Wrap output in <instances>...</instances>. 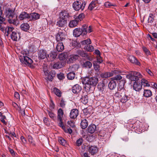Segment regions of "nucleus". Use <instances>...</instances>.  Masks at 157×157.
Wrapping results in <instances>:
<instances>
[{"mask_svg": "<svg viewBox=\"0 0 157 157\" xmlns=\"http://www.w3.org/2000/svg\"><path fill=\"white\" fill-rule=\"evenodd\" d=\"M98 79L97 77H93L90 78L85 77L82 80L83 84L85 85V87H87L89 89L91 87V86H95L98 83Z\"/></svg>", "mask_w": 157, "mask_h": 157, "instance_id": "nucleus-1", "label": "nucleus"}, {"mask_svg": "<svg viewBox=\"0 0 157 157\" xmlns=\"http://www.w3.org/2000/svg\"><path fill=\"white\" fill-rule=\"evenodd\" d=\"M14 97L17 99H20V95L17 92H15L14 94Z\"/></svg>", "mask_w": 157, "mask_h": 157, "instance_id": "nucleus-62", "label": "nucleus"}, {"mask_svg": "<svg viewBox=\"0 0 157 157\" xmlns=\"http://www.w3.org/2000/svg\"><path fill=\"white\" fill-rule=\"evenodd\" d=\"M73 35L76 37L79 36L82 34V32L80 28H78L75 29L73 32Z\"/></svg>", "mask_w": 157, "mask_h": 157, "instance_id": "nucleus-23", "label": "nucleus"}, {"mask_svg": "<svg viewBox=\"0 0 157 157\" xmlns=\"http://www.w3.org/2000/svg\"><path fill=\"white\" fill-rule=\"evenodd\" d=\"M88 28V26L86 25H83L80 29L82 30V35H86L87 34V29Z\"/></svg>", "mask_w": 157, "mask_h": 157, "instance_id": "nucleus-37", "label": "nucleus"}, {"mask_svg": "<svg viewBox=\"0 0 157 157\" xmlns=\"http://www.w3.org/2000/svg\"><path fill=\"white\" fill-rule=\"evenodd\" d=\"M11 38L14 41H17L19 38L20 35L16 31L12 32L11 35Z\"/></svg>", "mask_w": 157, "mask_h": 157, "instance_id": "nucleus-22", "label": "nucleus"}, {"mask_svg": "<svg viewBox=\"0 0 157 157\" xmlns=\"http://www.w3.org/2000/svg\"><path fill=\"white\" fill-rule=\"evenodd\" d=\"M23 53H21L22 55H20L19 58L20 60L22 63H24L25 64L28 65L30 67H31V64L33 63V61L29 58L26 56V54H24V52H22Z\"/></svg>", "mask_w": 157, "mask_h": 157, "instance_id": "nucleus-3", "label": "nucleus"}, {"mask_svg": "<svg viewBox=\"0 0 157 157\" xmlns=\"http://www.w3.org/2000/svg\"><path fill=\"white\" fill-rule=\"evenodd\" d=\"M133 88L135 91H139L142 89V85L140 83L135 81L133 85Z\"/></svg>", "mask_w": 157, "mask_h": 157, "instance_id": "nucleus-18", "label": "nucleus"}, {"mask_svg": "<svg viewBox=\"0 0 157 157\" xmlns=\"http://www.w3.org/2000/svg\"><path fill=\"white\" fill-rule=\"evenodd\" d=\"M58 141L63 146H65L67 144L66 141L62 137H59L58 138Z\"/></svg>", "mask_w": 157, "mask_h": 157, "instance_id": "nucleus-42", "label": "nucleus"}, {"mask_svg": "<svg viewBox=\"0 0 157 157\" xmlns=\"http://www.w3.org/2000/svg\"><path fill=\"white\" fill-rule=\"evenodd\" d=\"M91 42L90 39H87L86 40H84L81 42V44L82 45H88L91 44Z\"/></svg>", "mask_w": 157, "mask_h": 157, "instance_id": "nucleus-41", "label": "nucleus"}, {"mask_svg": "<svg viewBox=\"0 0 157 157\" xmlns=\"http://www.w3.org/2000/svg\"><path fill=\"white\" fill-rule=\"evenodd\" d=\"M128 59L131 63L134 64L139 66L140 65V63L138 61L136 58L133 56H129L128 57Z\"/></svg>", "mask_w": 157, "mask_h": 157, "instance_id": "nucleus-16", "label": "nucleus"}, {"mask_svg": "<svg viewBox=\"0 0 157 157\" xmlns=\"http://www.w3.org/2000/svg\"><path fill=\"white\" fill-rule=\"evenodd\" d=\"M98 1L96 2V1L93 0L89 5L88 9L90 10H92L95 7Z\"/></svg>", "mask_w": 157, "mask_h": 157, "instance_id": "nucleus-35", "label": "nucleus"}, {"mask_svg": "<svg viewBox=\"0 0 157 157\" xmlns=\"http://www.w3.org/2000/svg\"><path fill=\"white\" fill-rule=\"evenodd\" d=\"M57 54L54 52H51L48 55H47V59L49 61H53L56 57Z\"/></svg>", "mask_w": 157, "mask_h": 157, "instance_id": "nucleus-19", "label": "nucleus"}, {"mask_svg": "<svg viewBox=\"0 0 157 157\" xmlns=\"http://www.w3.org/2000/svg\"><path fill=\"white\" fill-rule=\"evenodd\" d=\"M63 115V110L61 109H59L57 111V119L59 122L58 124L59 126L65 130V127L63 123L62 119Z\"/></svg>", "mask_w": 157, "mask_h": 157, "instance_id": "nucleus-4", "label": "nucleus"}, {"mask_svg": "<svg viewBox=\"0 0 157 157\" xmlns=\"http://www.w3.org/2000/svg\"><path fill=\"white\" fill-rule=\"evenodd\" d=\"M84 49L87 51L91 52L93 51L94 48L92 45L89 44L85 46L84 47Z\"/></svg>", "mask_w": 157, "mask_h": 157, "instance_id": "nucleus-38", "label": "nucleus"}, {"mask_svg": "<svg viewBox=\"0 0 157 157\" xmlns=\"http://www.w3.org/2000/svg\"><path fill=\"white\" fill-rule=\"evenodd\" d=\"M13 27H7L5 29V34L6 36H8L9 34L11 32H13Z\"/></svg>", "mask_w": 157, "mask_h": 157, "instance_id": "nucleus-32", "label": "nucleus"}, {"mask_svg": "<svg viewBox=\"0 0 157 157\" xmlns=\"http://www.w3.org/2000/svg\"><path fill=\"white\" fill-rule=\"evenodd\" d=\"M121 71L119 70L116 69L111 71L110 73L113 74V75H117L121 73Z\"/></svg>", "mask_w": 157, "mask_h": 157, "instance_id": "nucleus-53", "label": "nucleus"}, {"mask_svg": "<svg viewBox=\"0 0 157 157\" xmlns=\"http://www.w3.org/2000/svg\"><path fill=\"white\" fill-rule=\"evenodd\" d=\"M113 76V74L110 72H106L103 73L101 75L102 78H107Z\"/></svg>", "mask_w": 157, "mask_h": 157, "instance_id": "nucleus-36", "label": "nucleus"}, {"mask_svg": "<svg viewBox=\"0 0 157 157\" xmlns=\"http://www.w3.org/2000/svg\"><path fill=\"white\" fill-rule=\"evenodd\" d=\"M47 54L46 51L44 50H39L38 53V58L40 59H43L47 58Z\"/></svg>", "mask_w": 157, "mask_h": 157, "instance_id": "nucleus-9", "label": "nucleus"}, {"mask_svg": "<svg viewBox=\"0 0 157 157\" xmlns=\"http://www.w3.org/2000/svg\"><path fill=\"white\" fill-rule=\"evenodd\" d=\"M105 86V85L104 82L100 83L98 86V88L100 91L102 92L104 90Z\"/></svg>", "mask_w": 157, "mask_h": 157, "instance_id": "nucleus-45", "label": "nucleus"}, {"mask_svg": "<svg viewBox=\"0 0 157 157\" xmlns=\"http://www.w3.org/2000/svg\"><path fill=\"white\" fill-rule=\"evenodd\" d=\"M78 20L76 19L71 21L69 24V26L70 28H74L78 24Z\"/></svg>", "mask_w": 157, "mask_h": 157, "instance_id": "nucleus-25", "label": "nucleus"}, {"mask_svg": "<svg viewBox=\"0 0 157 157\" xmlns=\"http://www.w3.org/2000/svg\"><path fill=\"white\" fill-rule=\"evenodd\" d=\"M8 22L10 24H13L15 25H17L19 24V21L17 17H16L14 18H10L7 19Z\"/></svg>", "mask_w": 157, "mask_h": 157, "instance_id": "nucleus-20", "label": "nucleus"}, {"mask_svg": "<svg viewBox=\"0 0 157 157\" xmlns=\"http://www.w3.org/2000/svg\"><path fill=\"white\" fill-rule=\"evenodd\" d=\"M65 62L64 61H60L54 63L53 67L54 69H58L64 67Z\"/></svg>", "mask_w": 157, "mask_h": 157, "instance_id": "nucleus-8", "label": "nucleus"}, {"mask_svg": "<svg viewBox=\"0 0 157 157\" xmlns=\"http://www.w3.org/2000/svg\"><path fill=\"white\" fill-rule=\"evenodd\" d=\"M88 125V121L86 119H84L82 120L81 123V126L82 129H85Z\"/></svg>", "mask_w": 157, "mask_h": 157, "instance_id": "nucleus-30", "label": "nucleus"}, {"mask_svg": "<svg viewBox=\"0 0 157 157\" xmlns=\"http://www.w3.org/2000/svg\"><path fill=\"white\" fill-rule=\"evenodd\" d=\"M152 95V93L150 90L144 89V92L143 95L146 98H148L151 97Z\"/></svg>", "mask_w": 157, "mask_h": 157, "instance_id": "nucleus-28", "label": "nucleus"}, {"mask_svg": "<svg viewBox=\"0 0 157 157\" xmlns=\"http://www.w3.org/2000/svg\"><path fill=\"white\" fill-rule=\"evenodd\" d=\"M48 114L49 117L53 120L56 118V115L50 111H48Z\"/></svg>", "mask_w": 157, "mask_h": 157, "instance_id": "nucleus-47", "label": "nucleus"}, {"mask_svg": "<svg viewBox=\"0 0 157 157\" xmlns=\"http://www.w3.org/2000/svg\"><path fill=\"white\" fill-rule=\"evenodd\" d=\"M53 91L54 93L57 96L59 97H60L61 94V92L56 87H54L53 88Z\"/></svg>", "mask_w": 157, "mask_h": 157, "instance_id": "nucleus-39", "label": "nucleus"}, {"mask_svg": "<svg viewBox=\"0 0 157 157\" xmlns=\"http://www.w3.org/2000/svg\"><path fill=\"white\" fill-rule=\"evenodd\" d=\"M116 82L112 79L108 84V87L111 90L114 89L116 87Z\"/></svg>", "mask_w": 157, "mask_h": 157, "instance_id": "nucleus-26", "label": "nucleus"}, {"mask_svg": "<svg viewBox=\"0 0 157 157\" xmlns=\"http://www.w3.org/2000/svg\"><path fill=\"white\" fill-rule=\"evenodd\" d=\"M84 17V15L83 13L80 14L76 18V19L78 20L79 21H81Z\"/></svg>", "mask_w": 157, "mask_h": 157, "instance_id": "nucleus-52", "label": "nucleus"}, {"mask_svg": "<svg viewBox=\"0 0 157 157\" xmlns=\"http://www.w3.org/2000/svg\"><path fill=\"white\" fill-rule=\"evenodd\" d=\"M143 49L144 52L147 55H150L151 53L150 51L146 48L144 47L143 48Z\"/></svg>", "mask_w": 157, "mask_h": 157, "instance_id": "nucleus-55", "label": "nucleus"}, {"mask_svg": "<svg viewBox=\"0 0 157 157\" xmlns=\"http://www.w3.org/2000/svg\"><path fill=\"white\" fill-rule=\"evenodd\" d=\"M67 124L69 125V127L73 128L75 126L74 122L71 121H68Z\"/></svg>", "mask_w": 157, "mask_h": 157, "instance_id": "nucleus-59", "label": "nucleus"}, {"mask_svg": "<svg viewBox=\"0 0 157 157\" xmlns=\"http://www.w3.org/2000/svg\"><path fill=\"white\" fill-rule=\"evenodd\" d=\"M43 121L45 124L47 126L49 125L50 123L48 118L45 117H44V118Z\"/></svg>", "mask_w": 157, "mask_h": 157, "instance_id": "nucleus-58", "label": "nucleus"}, {"mask_svg": "<svg viewBox=\"0 0 157 157\" xmlns=\"http://www.w3.org/2000/svg\"><path fill=\"white\" fill-rule=\"evenodd\" d=\"M97 62L99 63H101L103 62V60L102 59L101 57L100 56H96Z\"/></svg>", "mask_w": 157, "mask_h": 157, "instance_id": "nucleus-60", "label": "nucleus"}, {"mask_svg": "<svg viewBox=\"0 0 157 157\" xmlns=\"http://www.w3.org/2000/svg\"><path fill=\"white\" fill-rule=\"evenodd\" d=\"M67 20H64L59 18L57 22L56 25L61 27H64L66 25Z\"/></svg>", "mask_w": 157, "mask_h": 157, "instance_id": "nucleus-13", "label": "nucleus"}, {"mask_svg": "<svg viewBox=\"0 0 157 157\" xmlns=\"http://www.w3.org/2000/svg\"><path fill=\"white\" fill-rule=\"evenodd\" d=\"M21 140L22 143L24 144H26L27 142V141L24 136H21Z\"/></svg>", "mask_w": 157, "mask_h": 157, "instance_id": "nucleus-61", "label": "nucleus"}, {"mask_svg": "<svg viewBox=\"0 0 157 157\" xmlns=\"http://www.w3.org/2000/svg\"><path fill=\"white\" fill-rule=\"evenodd\" d=\"M78 68V67L77 65H73L72 67V70L76 71L77 70Z\"/></svg>", "mask_w": 157, "mask_h": 157, "instance_id": "nucleus-64", "label": "nucleus"}, {"mask_svg": "<svg viewBox=\"0 0 157 157\" xmlns=\"http://www.w3.org/2000/svg\"><path fill=\"white\" fill-rule=\"evenodd\" d=\"M56 49L58 52H61L64 49V47L62 43H58L56 47Z\"/></svg>", "mask_w": 157, "mask_h": 157, "instance_id": "nucleus-31", "label": "nucleus"}, {"mask_svg": "<svg viewBox=\"0 0 157 157\" xmlns=\"http://www.w3.org/2000/svg\"><path fill=\"white\" fill-rule=\"evenodd\" d=\"M141 85H143L144 86H149L150 84L148 83V81L144 78H142L141 79Z\"/></svg>", "mask_w": 157, "mask_h": 157, "instance_id": "nucleus-46", "label": "nucleus"}, {"mask_svg": "<svg viewBox=\"0 0 157 157\" xmlns=\"http://www.w3.org/2000/svg\"><path fill=\"white\" fill-rule=\"evenodd\" d=\"M21 29L25 31H27L29 30V25L27 23L22 24L20 26Z\"/></svg>", "mask_w": 157, "mask_h": 157, "instance_id": "nucleus-29", "label": "nucleus"}, {"mask_svg": "<svg viewBox=\"0 0 157 157\" xmlns=\"http://www.w3.org/2000/svg\"><path fill=\"white\" fill-rule=\"evenodd\" d=\"M60 106L62 107H64L65 105V102L63 100H62L60 101Z\"/></svg>", "mask_w": 157, "mask_h": 157, "instance_id": "nucleus-63", "label": "nucleus"}, {"mask_svg": "<svg viewBox=\"0 0 157 157\" xmlns=\"http://www.w3.org/2000/svg\"><path fill=\"white\" fill-rule=\"evenodd\" d=\"M142 76L140 73L132 72L126 75V78L131 81H136L141 79Z\"/></svg>", "mask_w": 157, "mask_h": 157, "instance_id": "nucleus-2", "label": "nucleus"}, {"mask_svg": "<svg viewBox=\"0 0 157 157\" xmlns=\"http://www.w3.org/2000/svg\"><path fill=\"white\" fill-rule=\"evenodd\" d=\"M66 58V55L65 53H62L59 54V58L60 61H63Z\"/></svg>", "mask_w": 157, "mask_h": 157, "instance_id": "nucleus-49", "label": "nucleus"}, {"mask_svg": "<svg viewBox=\"0 0 157 157\" xmlns=\"http://www.w3.org/2000/svg\"><path fill=\"white\" fill-rule=\"evenodd\" d=\"M78 56L77 55H72L68 56L67 59L68 63H73L78 58Z\"/></svg>", "mask_w": 157, "mask_h": 157, "instance_id": "nucleus-12", "label": "nucleus"}, {"mask_svg": "<svg viewBox=\"0 0 157 157\" xmlns=\"http://www.w3.org/2000/svg\"><path fill=\"white\" fill-rule=\"evenodd\" d=\"M87 149L88 152L92 155H94L96 154L98 151V148L95 146H88L87 147Z\"/></svg>", "mask_w": 157, "mask_h": 157, "instance_id": "nucleus-11", "label": "nucleus"}, {"mask_svg": "<svg viewBox=\"0 0 157 157\" xmlns=\"http://www.w3.org/2000/svg\"><path fill=\"white\" fill-rule=\"evenodd\" d=\"M92 66V63L89 61H86L83 64V67L87 68H90Z\"/></svg>", "mask_w": 157, "mask_h": 157, "instance_id": "nucleus-40", "label": "nucleus"}, {"mask_svg": "<svg viewBox=\"0 0 157 157\" xmlns=\"http://www.w3.org/2000/svg\"><path fill=\"white\" fill-rule=\"evenodd\" d=\"M27 138L28 139L29 143L33 146H35V142L33 140V138L30 135L28 136Z\"/></svg>", "mask_w": 157, "mask_h": 157, "instance_id": "nucleus-43", "label": "nucleus"}, {"mask_svg": "<svg viewBox=\"0 0 157 157\" xmlns=\"http://www.w3.org/2000/svg\"><path fill=\"white\" fill-rule=\"evenodd\" d=\"M44 71L46 79L52 81L55 75V71H49L46 69H44Z\"/></svg>", "mask_w": 157, "mask_h": 157, "instance_id": "nucleus-5", "label": "nucleus"}, {"mask_svg": "<svg viewBox=\"0 0 157 157\" xmlns=\"http://www.w3.org/2000/svg\"><path fill=\"white\" fill-rule=\"evenodd\" d=\"M29 17V14L25 12H23L19 15V18L20 20H22L25 18Z\"/></svg>", "mask_w": 157, "mask_h": 157, "instance_id": "nucleus-27", "label": "nucleus"}, {"mask_svg": "<svg viewBox=\"0 0 157 157\" xmlns=\"http://www.w3.org/2000/svg\"><path fill=\"white\" fill-rule=\"evenodd\" d=\"M96 130V126L94 124L90 125L87 128L88 132L90 134H93Z\"/></svg>", "mask_w": 157, "mask_h": 157, "instance_id": "nucleus-17", "label": "nucleus"}, {"mask_svg": "<svg viewBox=\"0 0 157 157\" xmlns=\"http://www.w3.org/2000/svg\"><path fill=\"white\" fill-rule=\"evenodd\" d=\"M75 74L74 71L69 73L67 75V77L68 79L72 80L75 77Z\"/></svg>", "mask_w": 157, "mask_h": 157, "instance_id": "nucleus-34", "label": "nucleus"}, {"mask_svg": "<svg viewBox=\"0 0 157 157\" xmlns=\"http://www.w3.org/2000/svg\"><path fill=\"white\" fill-rule=\"evenodd\" d=\"M65 30L62 31H59L58 33L56 35V38L57 41H62L64 40L65 38L66 35L65 34Z\"/></svg>", "mask_w": 157, "mask_h": 157, "instance_id": "nucleus-7", "label": "nucleus"}, {"mask_svg": "<svg viewBox=\"0 0 157 157\" xmlns=\"http://www.w3.org/2000/svg\"><path fill=\"white\" fill-rule=\"evenodd\" d=\"M105 6L107 8H110L112 6H116V5L115 4H112L109 2H106L105 4Z\"/></svg>", "mask_w": 157, "mask_h": 157, "instance_id": "nucleus-48", "label": "nucleus"}, {"mask_svg": "<svg viewBox=\"0 0 157 157\" xmlns=\"http://www.w3.org/2000/svg\"><path fill=\"white\" fill-rule=\"evenodd\" d=\"M69 17V13L65 10L62 11L59 14V18L64 20H67Z\"/></svg>", "mask_w": 157, "mask_h": 157, "instance_id": "nucleus-14", "label": "nucleus"}, {"mask_svg": "<svg viewBox=\"0 0 157 157\" xmlns=\"http://www.w3.org/2000/svg\"><path fill=\"white\" fill-rule=\"evenodd\" d=\"M123 94V92H122L121 90H119L116 92L115 94V96L116 97H117L118 98H121L122 97V94Z\"/></svg>", "mask_w": 157, "mask_h": 157, "instance_id": "nucleus-50", "label": "nucleus"}, {"mask_svg": "<svg viewBox=\"0 0 157 157\" xmlns=\"http://www.w3.org/2000/svg\"><path fill=\"white\" fill-rule=\"evenodd\" d=\"M85 5V2L82 3L81 2L78 1H76L73 3V7L76 11L79 10L80 9L82 10L84 9Z\"/></svg>", "mask_w": 157, "mask_h": 157, "instance_id": "nucleus-6", "label": "nucleus"}, {"mask_svg": "<svg viewBox=\"0 0 157 157\" xmlns=\"http://www.w3.org/2000/svg\"><path fill=\"white\" fill-rule=\"evenodd\" d=\"M5 119H6V117L5 116H2V117H1V118H0V120L4 124L6 125L7 123L6 122Z\"/></svg>", "mask_w": 157, "mask_h": 157, "instance_id": "nucleus-56", "label": "nucleus"}, {"mask_svg": "<svg viewBox=\"0 0 157 157\" xmlns=\"http://www.w3.org/2000/svg\"><path fill=\"white\" fill-rule=\"evenodd\" d=\"M122 77L120 75H117L115 77L112 78L111 79L114 81V80H119L121 79Z\"/></svg>", "mask_w": 157, "mask_h": 157, "instance_id": "nucleus-51", "label": "nucleus"}, {"mask_svg": "<svg viewBox=\"0 0 157 157\" xmlns=\"http://www.w3.org/2000/svg\"><path fill=\"white\" fill-rule=\"evenodd\" d=\"M82 139L80 138L77 140L76 142V145L79 146L81 145L82 144Z\"/></svg>", "mask_w": 157, "mask_h": 157, "instance_id": "nucleus-57", "label": "nucleus"}, {"mask_svg": "<svg viewBox=\"0 0 157 157\" xmlns=\"http://www.w3.org/2000/svg\"><path fill=\"white\" fill-rule=\"evenodd\" d=\"M93 66L94 69L95 71L97 72L99 71L100 70V66L98 64L97 62L94 61L93 63Z\"/></svg>", "mask_w": 157, "mask_h": 157, "instance_id": "nucleus-44", "label": "nucleus"}, {"mask_svg": "<svg viewBox=\"0 0 157 157\" xmlns=\"http://www.w3.org/2000/svg\"><path fill=\"white\" fill-rule=\"evenodd\" d=\"M40 15L36 13H33L30 14L29 17H31L33 20L38 19L40 17Z\"/></svg>", "mask_w": 157, "mask_h": 157, "instance_id": "nucleus-33", "label": "nucleus"}, {"mask_svg": "<svg viewBox=\"0 0 157 157\" xmlns=\"http://www.w3.org/2000/svg\"><path fill=\"white\" fill-rule=\"evenodd\" d=\"M78 115V111L77 109H73L71 110L70 114V117L71 118L75 119Z\"/></svg>", "mask_w": 157, "mask_h": 157, "instance_id": "nucleus-10", "label": "nucleus"}, {"mask_svg": "<svg viewBox=\"0 0 157 157\" xmlns=\"http://www.w3.org/2000/svg\"><path fill=\"white\" fill-rule=\"evenodd\" d=\"M82 88L79 85L76 84L72 88V92L75 94H78L81 90Z\"/></svg>", "mask_w": 157, "mask_h": 157, "instance_id": "nucleus-21", "label": "nucleus"}, {"mask_svg": "<svg viewBox=\"0 0 157 157\" xmlns=\"http://www.w3.org/2000/svg\"><path fill=\"white\" fill-rule=\"evenodd\" d=\"M122 95V97L121 98V101L123 103L126 102L130 99V97L126 95L124 91L123 92Z\"/></svg>", "mask_w": 157, "mask_h": 157, "instance_id": "nucleus-24", "label": "nucleus"}, {"mask_svg": "<svg viewBox=\"0 0 157 157\" xmlns=\"http://www.w3.org/2000/svg\"><path fill=\"white\" fill-rule=\"evenodd\" d=\"M58 78L60 80L63 79L64 78V74L60 73L57 75Z\"/></svg>", "mask_w": 157, "mask_h": 157, "instance_id": "nucleus-54", "label": "nucleus"}, {"mask_svg": "<svg viewBox=\"0 0 157 157\" xmlns=\"http://www.w3.org/2000/svg\"><path fill=\"white\" fill-rule=\"evenodd\" d=\"M14 15V10H13L8 9L6 12V16L8 19L13 18Z\"/></svg>", "mask_w": 157, "mask_h": 157, "instance_id": "nucleus-15", "label": "nucleus"}]
</instances>
